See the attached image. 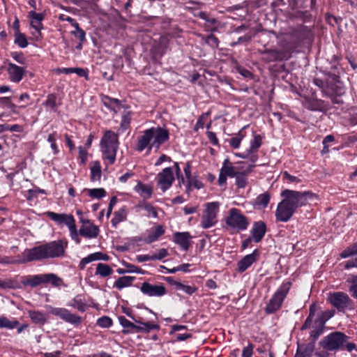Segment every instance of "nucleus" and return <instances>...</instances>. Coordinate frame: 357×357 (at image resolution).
Here are the masks:
<instances>
[{"mask_svg": "<svg viewBox=\"0 0 357 357\" xmlns=\"http://www.w3.org/2000/svg\"><path fill=\"white\" fill-rule=\"evenodd\" d=\"M84 192H87L88 195L93 199H100L106 195V191L103 188H85Z\"/></svg>", "mask_w": 357, "mask_h": 357, "instance_id": "46", "label": "nucleus"}, {"mask_svg": "<svg viewBox=\"0 0 357 357\" xmlns=\"http://www.w3.org/2000/svg\"><path fill=\"white\" fill-rule=\"evenodd\" d=\"M90 178L92 182L100 181L102 176V167L98 160L91 162Z\"/></svg>", "mask_w": 357, "mask_h": 357, "instance_id": "29", "label": "nucleus"}, {"mask_svg": "<svg viewBox=\"0 0 357 357\" xmlns=\"http://www.w3.org/2000/svg\"><path fill=\"white\" fill-rule=\"evenodd\" d=\"M50 313L71 324H79L82 318L63 307H51Z\"/></svg>", "mask_w": 357, "mask_h": 357, "instance_id": "15", "label": "nucleus"}, {"mask_svg": "<svg viewBox=\"0 0 357 357\" xmlns=\"http://www.w3.org/2000/svg\"><path fill=\"white\" fill-rule=\"evenodd\" d=\"M101 100L106 107L113 111L114 113L120 112L123 107L118 99L112 98L107 96H102Z\"/></svg>", "mask_w": 357, "mask_h": 357, "instance_id": "25", "label": "nucleus"}, {"mask_svg": "<svg viewBox=\"0 0 357 357\" xmlns=\"http://www.w3.org/2000/svg\"><path fill=\"white\" fill-rule=\"evenodd\" d=\"M266 231V224L262 221H257L254 222L252 229L250 231L251 237L253 241L259 243L264 238Z\"/></svg>", "mask_w": 357, "mask_h": 357, "instance_id": "21", "label": "nucleus"}, {"mask_svg": "<svg viewBox=\"0 0 357 357\" xmlns=\"http://www.w3.org/2000/svg\"><path fill=\"white\" fill-rule=\"evenodd\" d=\"M261 135H255L253 139L250 142V148L247 149L251 154V162L252 163H255L258 159V156L255 153L261 145Z\"/></svg>", "mask_w": 357, "mask_h": 357, "instance_id": "26", "label": "nucleus"}, {"mask_svg": "<svg viewBox=\"0 0 357 357\" xmlns=\"http://www.w3.org/2000/svg\"><path fill=\"white\" fill-rule=\"evenodd\" d=\"M26 105H22L17 106L12 102L10 98L9 97H1L0 98V107L6 109L10 114H18L19 109L25 108Z\"/></svg>", "mask_w": 357, "mask_h": 357, "instance_id": "22", "label": "nucleus"}, {"mask_svg": "<svg viewBox=\"0 0 357 357\" xmlns=\"http://www.w3.org/2000/svg\"><path fill=\"white\" fill-rule=\"evenodd\" d=\"M219 202H212L206 203L201 217V227L203 229H209L215 226L218 222V215L219 213Z\"/></svg>", "mask_w": 357, "mask_h": 357, "instance_id": "7", "label": "nucleus"}, {"mask_svg": "<svg viewBox=\"0 0 357 357\" xmlns=\"http://www.w3.org/2000/svg\"><path fill=\"white\" fill-rule=\"evenodd\" d=\"M156 182L162 192L167 190L172 185L175 178L174 170L172 167H166L158 174Z\"/></svg>", "mask_w": 357, "mask_h": 357, "instance_id": "11", "label": "nucleus"}, {"mask_svg": "<svg viewBox=\"0 0 357 357\" xmlns=\"http://www.w3.org/2000/svg\"><path fill=\"white\" fill-rule=\"evenodd\" d=\"M283 180L286 181L288 183L297 184L301 182V179L297 176L289 174L287 172H284L282 174Z\"/></svg>", "mask_w": 357, "mask_h": 357, "instance_id": "56", "label": "nucleus"}, {"mask_svg": "<svg viewBox=\"0 0 357 357\" xmlns=\"http://www.w3.org/2000/svg\"><path fill=\"white\" fill-rule=\"evenodd\" d=\"M119 145L118 135L112 130H107L100 143L102 160L106 161L107 166L114 163Z\"/></svg>", "mask_w": 357, "mask_h": 357, "instance_id": "3", "label": "nucleus"}, {"mask_svg": "<svg viewBox=\"0 0 357 357\" xmlns=\"http://www.w3.org/2000/svg\"><path fill=\"white\" fill-rule=\"evenodd\" d=\"M23 283L25 285H29L32 287H35L43 284L42 274L29 275L24 280Z\"/></svg>", "mask_w": 357, "mask_h": 357, "instance_id": "43", "label": "nucleus"}, {"mask_svg": "<svg viewBox=\"0 0 357 357\" xmlns=\"http://www.w3.org/2000/svg\"><path fill=\"white\" fill-rule=\"evenodd\" d=\"M285 38L291 39L290 43L293 45L298 44L302 40L301 31L298 29H294L289 32L285 33Z\"/></svg>", "mask_w": 357, "mask_h": 357, "instance_id": "44", "label": "nucleus"}, {"mask_svg": "<svg viewBox=\"0 0 357 357\" xmlns=\"http://www.w3.org/2000/svg\"><path fill=\"white\" fill-rule=\"evenodd\" d=\"M183 171L185 174V176L188 180V183L186 184V188H188L190 187V179H191V166L189 162H187L185 164V166L183 167Z\"/></svg>", "mask_w": 357, "mask_h": 357, "instance_id": "59", "label": "nucleus"}, {"mask_svg": "<svg viewBox=\"0 0 357 357\" xmlns=\"http://www.w3.org/2000/svg\"><path fill=\"white\" fill-rule=\"evenodd\" d=\"M316 311H317V307L315 306V305H312L310 307L309 316L306 319V320L302 327L303 329L307 328L310 326L312 319L316 314Z\"/></svg>", "mask_w": 357, "mask_h": 357, "instance_id": "53", "label": "nucleus"}, {"mask_svg": "<svg viewBox=\"0 0 357 357\" xmlns=\"http://www.w3.org/2000/svg\"><path fill=\"white\" fill-rule=\"evenodd\" d=\"M296 211L294 208L282 199L277 206L275 213V219L278 222H287L292 218Z\"/></svg>", "mask_w": 357, "mask_h": 357, "instance_id": "12", "label": "nucleus"}, {"mask_svg": "<svg viewBox=\"0 0 357 357\" xmlns=\"http://www.w3.org/2000/svg\"><path fill=\"white\" fill-rule=\"evenodd\" d=\"M305 107L312 111H321L322 102L319 100H309L305 103Z\"/></svg>", "mask_w": 357, "mask_h": 357, "instance_id": "49", "label": "nucleus"}, {"mask_svg": "<svg viewBox=\"0 0 357 357\" xmlns=\"http://www.w3.org/2000/svg\"><path fill=\"white\" fill-rule=\"evenodd\" d=\"M191 236L188 232H176L174 234V242L183 250H188L190 245Z\"/></svg>", "mask_w": 357, "mask_h": 357, "instance_id": "24", "label": "nucleus"}, {"mask_svg": "<svg viewBox=\"0 0 357 357\" xmlns=\"http://www.w3.org/2000/svg\"><path fill=\"white\" fill-rule=\"evenodd\" d=\"M28 314L31 321L36 324L43 325L47 321V315L43 312L29 310Z\"/></svg>", "mask_w": 357, "mask_h": 357, "instance_id": "32", "label": "nucleus"}, {"mask_svg": "<svg viewBox=\"0 0 357 357\" xmlns=\"http://www.w3.org/2000/svg\"><path fill=\"white\" fill-rule=\"evenodd\" d=\"M225 223L228 229L234 232H240L248 229L250 221L239 209L231 208L225 218Z\"/></svg>", "mask_w": 357, "mask_h": 357, "instance_id": "6", "label": "nucleus"}, {"mask_svg": "<svg viewBox=\"0 0 357 357\" xmlns=\"http://www.w3.org/2000/svg\"><path fill=\"white\" fill-rule=\"evenodd\" d=\"M270 202V195L268 193H263L257 197L255 200V206L257 209H264L267 207Z\"/></svg>", "mask_w": 357, "mask_h": 357, "instance_id": "36", "label": "nucleus"}, {"mask_svg": "<svg viewBox=\"0 0 357 357\" xmlns=\"http://www.w3.org/2000/svg\"><path fill=\"white\" fill-rule=\"evenodd\" d=\"M68 246V242L61 239L26 249L15 259L6 256H0V264H25L32 261H40L49 258L63 257Z\"/></svg>", "mask_w": 357, "mask_h": 357, "instance_id": "1", "label": "nucleus"}, {"mask_svg": "<svg viewBox=\"0 0 357 357\" xmlns=\"http://www.w3.org/2000/svg\"><path fill=\"white\" fill-rule=\"evenodd\" d=\"M140 291L150 297H162L167 294L166 287L163 284H153L148 282L142 284Z\"/></svg>", "mask_w": 357, "mask_h": 357, "instance_id": "14", "label": "nucleus"}, {"mask_svg": "<svg viewBox=\"0 0 357 357\" xmlns=\"http://www.w3.org/2000/svg\"><path fill=\"white\" fill-rule=\"evenodd\" d=\"M259 252L255 250L251 254L245 255L237 264V271L240 273L245 271L257 259Z\"/></svg>", "mask_w": 357, "mask_h": 357, "instance_id": "19", "label": "nucleus"}, {"mask_svg": "<svg viewBox=\"0 0 357 357\" xmlns=\"http://www.w3.org/2000/svg\"><path fill=\"white\" fill-rule=\"evenodd\" d=\"M68 305L76 308L80 312H84L86 310V304L80 296H76L68 304Z\"/></svg>", "mask_w": 357, "mask_h": 357, "instance_id": "47", "label": "nucleus"}, {"mask_svg": "<svg viewBox=\"0 0 357 357\" xmlns=\"http://www.w3.org/2000/svg\"><path fill=\"white\" fill-rule=\"evenodd\" d=\"M47 142L50 144L51 149L53 151V153L54 155H56L59 152V149L57 146V144L56 143L57 140V134L56 132H54L52 133H50L47 139Z\"/></svg>", "mask_w": 357, "mask_h": 357, "instance_id": "50", "label": "nucleus"}, {"mask_svg": "<svg viewBox=\"0 0 357 357\" xmlns=\"http://www.w3.org/2000/svg\"><path fill=\"white\" fill-rule=\"evenodd\" d=\"M19 325V321L15 319L13 320H9L5 316L0 317V328H7V329H13L17 327Z\"/></svg>", "mask_w": 357, "mask_h": 357, "instance_id": "42", "label": "nucleus"}, {"mask_svg": "<svg viewBox=\"0 0 357 357\" xmlns=\"http://www.w3.org/2000/svg\"><path fill=\"white\" fill-rule=\"evenodd\" d=\"M132 320L137 324L135 333H149L152 330H159L158 324L151 322H144L140 317H132Z\"/></svg>", "mask_w": 357, "mask_h": 357, "instance_id": "23", "label": "nucleus"}, {"mask_svg": "<svg viewBox=\"0 0 357 357\" xmlns=\"http://www.w3.org/2000/svg\"><path fill=\"white\" fill-rule=\"evenodd\" d=\"M350 291L353 297L357 299V276L352 277Z\"/></svg>", "mask_w": 357, "mask_h": 357, "instance_id": "60", "label": "nucleus"}, {"mask_svg": "<svg viewBox=\"0 0 357 357\" xmlns=\"http://www.w3.org/2000/svg\"><path fill=\"white\" fill-rule=\"evenodd\" d=\"M236 185L238 188H244L248 183L247 174L243 172H238L236 176Z\"/></svg>", "mask_w": 357, "mask_h": 357, "instance_id": "51", "label": "nucleus"}, {"mask_svg": "<svg viewBox=\"0 0 357 357\" xmlns=\"http://www.w3.org/2000/svg\"><path fill=\"white\" fill-rule=\"evenodd\" d=\"M79 222L82 223L78 231V237L80 236L88 239L96 238L100 234V229L91 220L83 217L79 218Z\"/></svg>", "mask_w": 357, "mask_h": 357, "instance_id": "10", "label": "nucleus"}, {"mask_svg": "<svg viewBox=\"0 0 357 357\" xmlns=\"http://www.w3.org/2000/svg\"><path fill=\"white\" fill-rule=\"evenodd\" d=\"M126 211L123 208L115 211L114 213V217L111 220L112 226L116 227L118 224L126 220Z\"/></svg>", "mask_w": 357, "mask_h": 357, "instance_id": "41", "label": "nucleus"}, {"mask_svg": "<svg viewBox=\"0 0 357 357\" xmlns=\"http://www.w3.org/2000/svg\"><path fill=\"white\" fill-rule=\"evenodd\" d=\"M29 17L30 18L31 28L35 30L43 29L42 21L44 20V15L43 13H38L35 10H31L29 13ZM37 31L38 32V31Z\"/></svg>", "mask_w": 357, "mask_h": 357, "instance_id": "27", "label": "nucleus"}, {"mask_svg": "<svg viewBox=\"0 0 357 357\" xmlns=\"http://www.w3.org/2000/svg\"><path fill=\"white\" fill-rule=\"evenodd\" d=\"M244 137V133L242 130H240L235 136L229 139V142L230 146L234 149H238Z\"/></svg>", "mask_w": 357, "mask_h": 357, "instance_id": "48", "label": "nucleus"}, {"mask_svg": "<svg viewBox=\"0 0 357 357\" xmlns=\"http://www.w3.org/2000/svg\"><path fill=\"white\" fill-rule=\"evenodd\" d=\"M119 324L123 328V333H134L136 331L137 324L131 322L123 316H119L118 317Z\"/></svg>", "mask_w": 357, "mask_h": 357, "instance_id": "34", "label": "nucleus"}, {"mask_svg": "<svg viewBox=\"0 0 357 357\" xmlns=\"http://www.w3.org/2000/svg\"><path fill=\"white\" fill-rule=\"evenodd\" d=\"M73 73H76L79 77H85L86 79H89V72L86 69L81 68H74Z\"/></svg>", "mask_w": 357, "mask_h": 357, "instance_id": "62", "label": "nucleus"}, {"mask_svg": "<svg viewBox=\"0 0 357 357\" xmlns=\"http://www.w3.org/2000/svg\"><path fill=\"white\" fill-rule=\"evenodd\" d=\"M173 286L177 291H181L188 295H192L197 291V287L195 286H190L180 282H174Z\"/></svg>", "mask_w": 357, "mask_h": 357, "instance_id": "40", "label": "nucleus"}, {"mask_svg": "<svg viewBox=\"0 0 357 357\" xmlns=\"http://www.w3.org/2000/svg\"><path fill=\"white\" fill-rule=\"evenodd\" d=\"M69 22L71 25L75 28V30L71 31V33L79 40V42L83 43L86 39V33L84 30L79 28L78 23L73 18L68 17L66 19Z\"/></svg>", "mask_w": 357, "mask_h": 357, "instance_id": "31", "label": "nucleus"}, {"mask_svg": "<svg viewBox=\"0 0 357 357\" xmlns=\"http://www.w3.org/2000/svg\"><path fill=\"white\" fill-rule=\"evenodd\" d=\"M291 286V282L289 281L284 282L280 285V287L273 295L266 307V312L268 314L274 313L280 308L284 298L289 291Z\"/></svg>", "mask_w": 357, "mask_h": 357, "instance_id": "8", "label": "nucleus"}, {"mask_svg": "<svg viewBox=\"0 0 357 357\" xmlns=\"http://www.w3.org/2000/svg\"><path fill=\"white\" fill-rule=\"evenodd\" d=\"M43 284L50 283L54 287H59L62 280L54 273L42 274Z\"/></svg>", "mask_w": 357, "mask_h": 357, "instance_id": "37", "label": "nucleus"}, {"mask_svg": "<svg viewBox=\"0 0 357 357\" xmlns=\"http://www.w3.org/2000/svg\"><path fill=\"white\" fill-rule=\"evenodd\" d=\"M11 57L17 63L24 64L26 59L22 52H13L10 53Z\"/></svg>", "mask_w": 357, "mask_h": 357, "instance_id": "58", "label": "nucleus"}, {"mask_svg": "<svg viewBox=\"0 0 357 357\" xmlns=\"http://www.w3.org/2000/svg\"><path fill=\"white\" fill-rule=\"evenodd\" d=\"M6 70L9 79L15 83H19L22 79L26 71L24 67L17 66L13 63H8Z\"/></svg>", "mask_w": 357, "mask_h": 357, "instance_id": "18", "label": "nucleus"}, {"mask_svg": "<svg viewBox=\"0 0 357 357\" xmlns=\"http://www.w3.org/2000/svg\"><path fill=\"white\" fill-rule=\"evenodd\" d=\"M356 255H357V243L343 250L340 257L344 259Z\"/></svg>", "mask_w": 357, "mask_h": 357, "instance_id": "52", "label": "nucleus"}, {"mask_svg": "<svg viewBox=\"0 0 357 357\" xmlns=\"http://www.w3.org/2000/svg\"><path fill=\"white\" fill-rule=\"evenodd\" d=\"M96 324L101 328H109L112 325V320L109 317L103 316L98 319Z\"/></svg>", "mask_w": 357, "mask_h": 357, "instance_id": "54", "label": "nucleus"}, {"mask_svg": "<svg viewBox=\"0 0 357 357\" xmlns=\"http://www.w3.org/2000/svg\"><path fill=\"white\" fill-rule=\"evenodd\" d=\"M165 233V229L162 225H158L155 228L149 231L147 236L145 238V242L151 243L156 241Z\"/></svg>", "mask_w": 357, "mask_h": 357, "instance_id": "30", "label": "nucleus"}, {"mask_svg": "<svg viewBox=\"0 0 357 357\" xmlns=\"http://www.w3.org/2000/svg\"><path fill=\"white\" fill-rule=\"evenodd\" d=\"M169 139L167 130L158 127H152L145 130L138 137L137 150L142 152L148 149L150 152L152 149L158 151L160 146Z\"/></svg>", "mask_w": 357, "mask_h": 357, "instance_id": "2", "label": "nucleus"}, {"mask_svg": "<svg viewBox=\"0 0 357 357\" xmlns=\"http://www.w3.org/2000/svg\"><path fill=\"white\" fill-rule=\"evenodd\" d=\"M46 105L51 109H54L56 107V98L54 95L48 96L47 100L46 101Z\"/></svg>", "mask_w": 357, "mask_h": 357, "instance_id": "64", "label": "nucleus"}, {"mask_svg": "<svg viewBox=\"0 0 357 357\" xmlns=\"http://www.w3.org/2000/svg\"><path fill=\"white\" fill-rule=\"evenodd\" d=\"M139 207L144 210L147 213L146 215L148 217H151L154 218L158 217V213L155 208L153 206H152L150 203L143 202L139 205Z\"/></svg>", "mask_w": 357, "mask_h": 357, "instance_id": "45", "label": "nucleus"}, {"mask_svg": "<svg viewBox=\"0 0 357 357\" xmlns=\"http://www.w3.org/2000/svg\"><path fill=\"white\" fill-rule=\"evenodd\" d=\"M135 278L132 276H122L118 278L114 284V287L117 289H122L125 287H130Z\"/></svg>", "mask_w": 357, "mask_h": 357, "instance_id": "35", "label": "nucleus"}, {"mask_svg": "<svg viewBox=\"0 0 357 357\" xmlns=\"http://www.w3.org/2000/svg\"><path fill=\"white\" fill-rule=\"evenodd\" d=\"M280 196L296 211L307 204L308 200L316 197V195L309 191L300 192L286 189L281 192Z\"/></svg>", "mask_w": 357, "mask_h": 357, "instance_id": "5", "label": "nucleus"}, {"mask_svg": "<svg viewBox=\"0 0 357 357\" xmlns=\"http://www.w3.org/2000/svg\"><path fill=\"white\" fill-rule=\"evenodd\" d=\"M113 272V269L108 264L98 263L96 265L95 275L100 278H107L109 277Z\"/></svg>", "mask_w": 357, "mask_h": 357, "instance_id": "33", "label": "nucleus"}, {"mask_svg": "<svg viewBox=\"0 0 357 357\" xmlns=\"http://www.w3.org/2000/svg\"><path fill=\"white\" fill-rule=\"evenodd\" d=\"M151 255L153 257V261L161 260L168 255V251L165 248H161V249L158 250L155 253H154Z\"/></svg>", "mask_w": 357, "mask_h": 357, "instance_id": "57", "label": "nucleus"}, {"mask_svg": "<svg viewBox=\"0 0 357 357\" xmlns=\"http://www.w3.org/2000/svg\"><path fill=\"white\" fill-rule=\"evenodd\" d=\"M289 54L286 50H268L262 53V59L266 62L287 60Z\"/></svg>", "mask_w": 357, "mask_h": 357, "instance_id": "17", "label": "nucleus"}, {"mask_svg": "<svg viewBox=\"0 0 357 357\" xmlns=\"http://www.w3.org/2000/svg\"><path fill=\"white\" fill-rule=\"evenodd\" d=\"M45 215L54 221L58 226H66L70 232L71 239L77 244L81 243L80 237H78V231L74 217L67 213H56L52 211H47Z\"/></svg>", "mask_w": 357, "mask_h": 357, "instance_id": "4", "label": "nucleus"}, {"mask_svg": "<svg viewBox=\"0 0 357 357\" xmlns=\"http://www.w3.org/2000/svg\"><path fill=\"white\" fill-rule=\"evenodd\" d=\"M123 109L121 114V129L122 130V132L127 130L131 122V112L130 109L126 107H123Z\"/></svg>", "mask_w": 357, "mask_h": 357, "instance_id": "38", "label": "nucleus"}, {"mask_svg": "<svg viewBox=\"0 0 357 357\" xmlns=\"http://www.w3.org/2000/svg\"><path fill=\"white\" fill-rule=\"evenodd\" d=\"M14 43L20 48H25L29 44L26 36L21 33L18 29L15 32Z\"/></svg>", "mask_w": 357, "mask_h": 357, "instance_id": "39", "label": "nucleus"}, {"mask_svg": "<svg viewBox=\"0 0 357 357\" xmlns=\"http://www.w3.org/2000/svg\"><path fill=\"white\" fill-rule=\"evenodd\" d=\"M109 259H110V257H109V255H107L105 253L101 252H96L94 253H91V254H89V255H87L86 257H84L83 259H82V260L80 261V262L79 264V268L81 270H84L85 266L88 264H89L92 261H107L109 260Z\"/></svg>", "mask_w": 357, "mask_h": 357, "instance_id": "20", "label": "nucleus"}, {"mask_svg": "<svg viewBox=\"0 0 357 357\" xmlns=\"http://www.w3.org/2000/svg\"><path fill=\"white\" fill-rule=\"evenodd\" d=\"M349 337L341 332H334L326 336L321 342L323 348L328 351L342 349Z\"/></svg>", "mask_w": 357, "mask_h": 357, "instance_id": "9", "label": "nucleus"}, {"mask_svg": "<svg viewBox=\"0 0 357 357\" xmlns=\"http://www.w3.org/2000/svg\"><path fill=\"white\" fill-rule=\"evenodd\" d=\"M135 191L144 199H150L153 194L151 186L145 185L141 181H138L134 188Z\"/></svg>", "mask_w": 357, "mask_h": 357, "instance_id": "28", "label": "nucleus"}, {"mask_svg": "<svg viewBox=\"0 0 357 357\" xmlns=\"http://www.w3.org/2000/svg\"><path fill=\"white\" fill-rule=\"evenodd\" d=\"M206 42L208 45H209L210 46H211L213 47H217L218 46V43H219L218 39L215 36H213L212 34L209 35L206 38Z\"/></svg>", "mask_w": 357, "mask_h": 357, "instance_id": "61", "label": "nucleus"}, {"mask_svg": "<svg viewBox=\"0 0 357 357\" xmlns=\"http://www.w3.org/2000/svg\"><path fill=\"white\" fill-rule=\"evenodd\" d=\"M88 151L86 149L82 146L79 147V165H84L87 161Z\"/></svg>", "mask_w": 357, "mask_h": 357, "instance_id": "55", "label": "nucleus"}, {"mask_svg": "<svg viewBox=\"0 0 357 357\" xmlns=\"http://www.w3.org/2000/svg\"><path fill=\"white\" fill-rule=\"evenodd\" d=\"M239 172H237L236 167L233 166L232 163L228 158H226L222 163V167L220 170L218 177V183L220 185H225L227 183V178L235 177Z\"/></svg>", "mask_w": 357, "mask_h": 357, "instance_id": "16", "label": "nucleus"}, {"mask_svg": "<svg viewBox=\"0 0 357 357\" xmlns=\"http://www.w3.org/2000/svg\"><path fill=\"white\" fill-rule=\"evenodd\" d=\"M328 300L340 311H344L349 308L351 304L349 297L343 292L331 293L328 295Z\"/></svg>", "mask_w": 357, "mask_h": 357, "instance_id": "13", "label": "nucleus"}, {"mask_svg": "<svg viewBox=\"0 0 357 357\" xmlns=\"http://www.w3.org/2000/svg\"><path fill=\"white\" fill-rule=\"evenodd\" d=\"M253 354V347L249 344L244 347L242 352V357H252Z\"/></svg>", "mask_w": 357, "mask_h": 357, "instance_id": "63", "label": "nucleus"}]
</instances>
